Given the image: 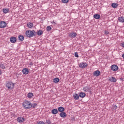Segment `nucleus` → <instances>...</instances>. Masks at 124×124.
I'll use <instances>...</instances> for the list:
<instances>
[{"label":"nucleus","mask_w":124,"mask_h":124,"mask_svg":"<svg viewBox=\"0 0 124 124\" xmlns=\"http://www.w3.org/2000/svg\"><path fill=\"white\" fill-rule=\"evenodd\" d=\"M119 6V4H118L117 3H113L111 4V7L113 8H117Z\"/></svg>","instance_id":"22"},{"label":"nucleus","mask_w":124,"mask_h":124,"mask_svg":"<svg viewBox=\"0 0 124 124\" xmlns=\"http://www.w3.org/2000/svg\"><path fill=\"white\" fill-rule=\"evenodd\" d=\"M22 72L23 74L27 75L29 74V69L28 68H25L22 69Z\"/></svg>","instance_id":"8"},{"label":"nucleus","mask_w":124,"mask_h":124,"mask_svg":"<svg viewBox=\"0 0 124 124\" xmlns=\"http://www.w3.org/2000/svg\"><path fill=\"white\" fill-rule=\"evenodd\" d=\"M51 113L53 114V115H56V114L59 113V111L57 108H54L51 110Z\"/></svg>","instance_id":"14"},{"label":"nucleus","mask_w":124,"mask_h":124,"mask_svg":"<svg viewBox=\"0 0 124 124\" xmlns=\"http://www.w3.org/2000/svg\"><path fill=\"white\" fill-rule=\"evenodd\" d=\"M37 106V104L36 103H34L33 104H31V107L32 108H35V107H36Z\"/></svg>","instance_id":"30"},{"label":"nucleus","mask_w":124,"mask_h":124,"mask_svg":"<svg viewBox=\"0 0 124 124\" xmlns=\"http://www.w3.org/2000/svg\"><path fill=\"white\" fill-rule=\"evenodd\" d=\"M79 94L76 93V94H75L74 95H73V97L74 98V99H75V100H78V99H79Z\"/></svg>","instance_id":"24"},{"label":"nucleus","mask_w":124,"mask_h":124,"mask_svg":"<svg viewBox=\"0 0 124 124\" xmlns=\"http://www.w3.org/2000/svg\"><path fill=\"white\" fill-rule=\"evenodd\" d=\"M39 124H45V123H44V122H43V121H40V122L39 123Z\"/></svg>","instance_id":"35"},{"label":"nucleus","mask_w":124,"mask_h":124,"mask_svg":"<svg viewBox=\"0 0 124 124\" xmlns=\"http://www.w3.org/2000/svg\"><path fill=\"white\" fill-rule=\"evenodd\" d=\"M122 57L124 59V54L122 55Z\"/></svg>","instance_id":"39"},{"label":"nucleus","mask_w":124,"mask_h":124,"mask_svg":"<svg viewBox=\"0 0 124 124\" xmlns=\"http://www.w3.org/2000/svg\"><path fill=\"white\" fill-rule=\"evenodd\" d=\"M17 120L18 123H23V122L25 121V118H24V117H18Z\"/></svg>","instance_id":"16"},{"label":"nucleus","mask_w":124,"mask_h":124,"mask_svg":"<svg viewBox=\"0 0 124 124\" xmlns=\"http://www.w3.org/2000/svg\"><path fill=\"white\" fill-rule=\"evenodd\" d=\"M6 23L4 21H0V28L2 29L3 28H5L6 27Z\"/></svg>","instance_id":"7"},{"label":"nucleus","mask_w":124,"mask_h":124,"mask_svg":"<svg viewBox=\"0 0 124 124\" xmlns=\"http://www.w3.org/2000/svg\"><path fill=\"white\" fill-rule=\"evenodd\" d=\"M3 12L5 14H6V13H8V12H9V9H8V8L3 9Z\"/></svg>","instance_id":"25"},{"label":"nucleus","mask_w":124,"mask_h":124,"mask_svg":"<svg viewBox=\"0 0 124 124\" xmlns=\"http://www.w3.org/2000/svg\"><path fill=\"white\" fill-rule=\"evenodd\" d=\"M37 34L38 35H42V34H43V31H42L41 30H39L38 31H37Z\"/></svg>","instance_id":"28"},{"label":"nucleus","mask_w":124,"mask_h":124,"mask_svg":"<svg viewBox=\"0 0 124 124\" xmlns=\"http://www.w3.org/2000/svg\"><path fill=\"white\" fill-rule=\"evenodd\" d=\"M93 18L96 20H98V19H100V16L99 14H95L93 15Z\"/></svg>","instance_id":"20"},{"label":"nucleus","mask_w":124,"mask_h":124,"mask_svg":"<svg viewBox=\"0 0 124 124\" xmlns=\"http://www.w3.org/2000/svg\"><path fill=\"white\" fill-rule=\"evenodd\" d=\"M68 0H62V2H63V3H67Z\"/></svg>","instance_id":"32"},{"label":"nucleus","mask_w":124,"mask_h":124,"mask_svg":"<svg viewBox=\"0 0 124 124\" xmlns=\"http://www.w3.org/2000/svg\"><path fill=\"white\" fill-rule=\"evenodd\" d=\"M110 68L113 71H117L119 69V67L117 65L113 64L110 66Z\"/></svg>","instance_id":"5"},{"label":"nucleus","mask_w":124,"mask_h":124,"mask_svg":"<svg viewBox=\"0 0 124 124\" xmlns=\"http://www.w3.org/2000/svg\"><path fill=\"white\" fill-rule=\"evenodd\" d=\"M118 21L121 23H124V16L119 17Z\"/></svg>","instance_id":"17"},{"label":"nucleus","mask_w":124,"mask_h":124,"mask_svg":"<svg viewBox=\"0 0 124 124\" xmlns=\"http://www.w3.org/2000/svg\"><path fill=\"white\" fill-rule=\"evenodd\" d=\"M75 57H76V58H79V55H78V52L75 53Z\"/></svg>","instance_id":"34"},{"label":"nucleus","mask_w":124,"mask_h":124,"mask_svg":"<svg viewBox=\"0 0 124 124\" xmlns=\"http://www.w3.org/2000/svg\"><path fill=\"white\" fill-rule=\"evenodd\" d=\"M51 124H56V123H52Z\"/></svg>","instance_id":"43"},{"label":"nucleus","mask_w":124,"mask_h":124,"mask_svg":"<svg viewBox=\"0 0 124 124\" xmlns=\"http://www.w3.org/2000/svg\"><path fill=\"white\" fill-rule=\"evenodd\" d=\"M120 80H121L122 81H123V80H124V78H120Z\"/></svg>","instance_id":"40"},{"label":"nucleus","mask_w":124,"mask_h":124,"mask_svg":"<svg viewBox=\"0 0 124 124\" xmlns=\"http://www.w3.org/2000/svg\"><path fill=\"white\" fill-rule=\"evenodd\" d=\"M121 46L122 47H123V48H124V43L122 44Z\"/></svg>","instance_id":"37"},{"label":"nucleus","mask_w":124,"mask_h":124,"mask_svg":"<svg viewBox=\"0 0 124 124\" xmlns=\"http://www.w3.org/2000/svg\"><path fill=\"white\" fill-rule=\"evenodd\" d=\"M83 90L84 92H86L87 93H92V92L91 91V88H90L89 87H84Z\"/></svg>","instance_id":"6"},{"label":"nucleus","mask_w":124,"mask_h":124,"mask_svg":"<svg viewBox=\"0 0 124 124\" xmlns=\"http://www.w3.org/2000/svg\"><path fill=\"white\" fill-rule=\"evenodd\" d=\"M30 65H32V63H30Z\"/></svg>","instance_id":"41"},{"label":"nucleus","mask_w":124,"mask_h":124,"mask_svg":"<svg viewBox=\"0 0 124 124\" xmlns=\"http://www.w3.org/2000/svg\"><path fill=\"white\" fill-rule=\"evenodd\" d=\"M53 23L54 24H56V23H55L54 21H53Z\"/></svg>","instance_id":"42"},{"label":"nucleus","mask_w":124,"mask_h":124,"mask_svg":"<svg viewBox=\"0 0 124 124\" xmlns=\"http://www.w3.org/2000/svg\"><path fill=\"white\" fill-rule=\"evenodd\" d=\"M1 73H2L1 70H0V75H1Z\"/></svg>","instance_id":"38"},{"label":"nucleus","mask_w":124,"mask_h":124,"mask_svg":"<svg viewBox=\"0 0 124 124\" xmlns=\"http://www.w3.org/2000/svg\"><path fill=\"white\" fill-rule=\"evenodd\" d=\"M46 124H52V121H51V120L49 119H46Z\"/></svg>","instance_id":"29"},{"label":"nucleus","mask_w":124,"mask_h":124,"mask_svg":"<svg viewBox=\"0 0 124 124\" xmlns=\"http://www.w3.org/2000/svg\"><path fill=\"white\" fill-rule=\"evenodd\" d=\"M79 97H81L82 98L85 97L86 96V93H85L81 92L79 94Z\"/></svg>","instance_id":"19"},{"label":"nucleus","mask_w":124,"mask_h":124,"mask_svg":"<svg viewBox=\"0 0 124 124\" xmlns=\"http://www.w3.org/2000/svg\"><path fill=\"white\" fill-rule=\"evenodd\" d=\"M105 34H109V32H107V31H105Z\"/></svg>","instance_id":"36"},{"label":"nucleus","mask_w":124,"mask_h":124,"mask_svg":"<svg viewBox=\"0 0 124 124\" xmlns=\"http://www.w3.org/2000/svg\"><path fill=\"white\" fill-rule=\"evenodd\" d=\"M58 110L59 112H61L62 113V112H64L65 109L62 107H59L58 108Z\"/></svg>","instance_id":"13"},{"label":"nucleus","mask_w":124,"mask_h":124,"mask_svg":"<svg viewBox=\"0 0 124 124\" xmlns=\"http://www.w3.org/2000/svg\"><path fill=\"white\" fill-rule=\"evenodd\" d=\"M93 75V76H96V77H97V76H99L100 75V71H99V70L94 71Z\"/></svg>","instance_id":"12"},{"label":"nucleus","mask_w":124,"mask_h":124,"mask_svg":"<svg viewBox=\"0 0 124 124\" xmlns=\"http://www.w3.org/2000/svg\"><path fill=\"white\" fill-rule=\"evenodd\" d=\"M18 39L20 41H24V39H25V37L22 35H19L18 36Z\"/></svg>","instance_id":"21"},{"label":"nucleus","mask_w":124,"mask_h":124,"mask_svg":"<svg viewBox=\"0 0 124 124\" xmlns=\"http://www.w3.org/2000/svg\"><path fill=\"white\" fill-rule=\"evenodd\" d=\"M0 68H1V69H5V68H6V66H5V64L0 63Z\"/></svg>","instance_id":"18"},{"label":"nucleus","mask_w":124,"mask_h":124,"mask_svg":"<svg viewBox=\"0 0 124 124\" xmlns=\"http://www.w3.org/2000/svg\"><path fill=\"white\" fill-rule=\"evenodd\" d=\"M6 87L8 88V90H12V89H14V83L12 82H8Z\"/></svg>","instance_id":"3"},{"label":"nucleus","mask_w":124,"mask_h":124,"mask_svg":"<svg viewBox=\"0 0 124 124\" xmlns=\"http://www.w3.org/2000/svg\"><path fill=\"white\" fill-rule=\"evenodd\" d=\"M108 81H109V82H111L112 83H116V82H117V79H116L115 77H111L109 78Z\"/></svg>","instance_id":"9"},{"label":"nucleus","mask_w":124,"mask_h":124,"mask_svg":"<svg viewBox=\"0 0 124 124\" xmlns=\"http://www.w3.org/2000/svg\"><path fill=\"white\" fill-rule=\"evenodd\" d=\"M53 82L54 83H59V82H60V78H54Z\"/></svg>","instance_id":"26"},{"label":"nucleus","mask_w":124,"mask_h":124,"mask_svg":"<svg viewBox=\"0 0 124 124\" xmlns=\"http://www.w3.org/2000/svg\"><path fill=\"white\" fill-rule=\"evenodd\" d=\"M87 66H88V64L86 62H81L79 64V67H80V68H86Z\"/></svg>","instance_id":"4"},{"label":"nucleus","mask_w":124,"mask_h":124,"mask_svg":"<svg viewBox=\"0 0 124 124\" xmlns=\"http://www.w3.org/2000/svg\"><path fill=\"white\" fill-rule=\"evenodd\" d=\"M27 27H28V28H29V29H31V28H32V27H33V23H32L31 22H29V23H27Z\"/></svg>","instance_id":"23"},{"label":"nucleus","mask_w":124,"mask_h":124,"mask_svg":"<svg viewBox=\"0 0 124 124\" xmlns=\"http://www.w3.org/2000/svg\"><path fill=\"white\" fill-rule=\"evenodd\" d=\"M117 108H118V107H117V106L114 105L113 107H112V109L113 110H116Z\"/></svg>","instance_id":"33"},{"label":"nucleus","mask_w":124,"mask_h":124,"mask_svg":"<svg viewBox=\"0 0 124 124\" xmlns=\"http://www.w3.org/2000/svg\"><path fill=\"white\" fill-rule=\"evenodd\" d=\"M47 31H50L52 30V27L51 26H47L46 29Z\"/></svg>","instance_id":"31"},{"label":"nucleus","mask_w":124,"mask_h":124,"mask_svg":"<svg viewBox=\"0 0 124 124\" xmlns=\"http://www.w3.org/2000/svg\"><path fill=\"white\" fill-rule=\"evenodd\" d=\"M77 35V33L75 32H71L69 34V36L71 38H75V37H76Z\"/></svg>","instance_id":"10"},{"label":"nucleus","mask_w":124,"mask_h":124,"mask_svg":"<svg viewBox=\"0 0 124 124\" xmlns=\"http://www.w3.org/2000/svg\"><path fill=\"white\" fill-rule=\"evenodd\" d=\"M31 102L28 101H24L22 103L23 107L24 109H31Z\"/></svg>","instance_id":"2"},{"label":"nucleus","mask_w":124,"mask_h":124,"mask_svg":"<svg viewBox=\"0 0 124 124\" xmlns=\"http://www.w3.org/2000/svg\"><path fill=\"white\" fill-rule=\"evenodd\" d=\"M33 96V93H28V98H31Z\"/></svg>","instance_id":"27"},{"label":"nucleus","mask_w":124,"mask_h":124,"mask_svg":"<svg viewBox=\"0 0 124 124\" xmlns=\"http://www.w3.org/2000/svg\"><path fill=\"white\" fill-rule=\"evenodd\" d=\"M35 31L34 30L31 31L28 30L26 31L25 34L27 37L29 38H31V37H33V36H35Z\"/></svg>","instance_id":"1"},{"label":"nucleus","mask_w":124,"mask_h":124,"mask_svg":"<svg viewBox=\"0 0 124 124\" xmlns=\"http://www.w3.org/2000/svg\"><path fill=\"white\" fill-rule=\"evenodd\" d=\"M10 41L11 43H15V42L17 41V39L16 38V37H12L10 39Z\"/></svg>","instance_id":"11"},{"label":"nucleus","mask_w":124,"mask_h":124,"mask_svg":"<svg viewBox=\"0 0 124 124\" xmlns=\"http://www.w3.org/2000/svg\"><path fill=\"white\" fill-rule=\"evenodd\" d=\"M60 115L61 118H66L67 114H66V113L63 111L60 114Z\"/></svg>","instance_id":"15"}]
</instances>
